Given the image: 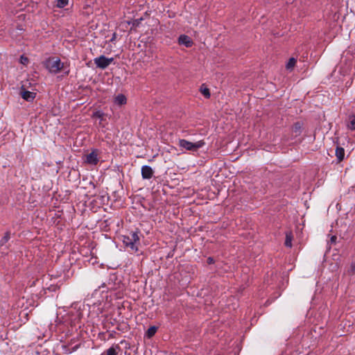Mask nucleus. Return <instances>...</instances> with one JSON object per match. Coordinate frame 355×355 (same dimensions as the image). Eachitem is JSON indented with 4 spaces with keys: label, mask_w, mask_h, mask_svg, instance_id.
Wrapping results in <instances>:
<instances>
[{
    "label": "nucleus",
    "mask_w": 355,
    "mask_h": 355,
    "mask_svg": "<svg viewBox=\"0 0 355 355\" xmlns=\"http://www.w3.org/2000/svg\"><path fill=\"white\" fill-rule=\"evenodd\" d=\"M141 173L143 179L149 180L153 176L154 171L150 166L144 165L141 167Z\"/></svg>",
    "instance_id": "nucleus-6"
},
{
    "label": "nucleus",
    "mask_w": 355,
    "mask_h": 355,
    "mask_svg": "<svg viewBox=\"0 0 355 355\" xmlns=\"http://www.w3.org/2000/svg\"><path fill=\"white\" fill-rule=\"evenodd\" d=\"M157 331V327L155 326H152L148 329L146 332V336L148 338H152L156 334Z\"/></svg>",
    "instance_id": "nucleus-15"
},
{
    "label": "nucleus",
    "mask_w": 355,
    "mask_h": 355,
    "mask_svg": "<svg viewBox=\"0 0 355 355\" xmlns=\"http://www.w3.org/2000/svg\"><path fill=\"white\" fill-rule=\"evenodd\" d=\"M27 60H28V59H27L26 58H24V59H23V61H21V63H24V61Z\"/></svg>",
    "instance_id": "nucleus-27"
},
{
    "label": "nucleus",
    "mask_w": 355,
    "mask_h": 355,
    "mask_svg": "<svg viewBox=\"0 0 355 355\" xmlns=\"http://www.w3.org/2000/svg\"><path fill=\"white\" fill-rule=\"evenodd\" d=\"M336 239H337V237L336 236H332L331 237V243H336Z\"/></svg>",
    "instance_id": "nucleus-24"
},
{
    "label": "nucleus",
    "mask_w": 355,
    "mask_h": 355,
    "mask_svg": "<svg viewBox=\"0 0 355 355\" xmlns=\"http://www.w3.org/2000/svg\"><path fill=\"white\" fill-rule=\"evenodd\" d=\"M139 232H131L129 235L124 236L123 242L127 248L137 252L138 250L137 244L139 243Z\"/></svg>",
    "instance_id": "nucleus-2"
},
{
    "label": "nucleus",
    "mask_w": 355,
    "mask_h": 355,
    "mask_svg": "<svg viewBox=\"0 0 355 355\" xmlns=\"http://www.w3.org/2000/svg\"><path fill=\"white\" fill-rule=\"evenodd\" d=\"M69 73V70H68L67 71L65 72V74L68 75Z\"/></svg>",
    "instance_id": "nucleus-29"
},
{
    "label": "nucleus",
    "mask_w": 355,
    "mask_h": 355,
    "mask_svg": "<svg viewBox=\"0 0 355 355\" xmlns=\"http://www.w3.org/2000/svg\"><path fill=\"white\" fill-rule=\"evenodd\" d=\"M207 262L208 264H212L214 263V259L212 257H209L207 258Z\"/></svg>",
    "instance_id": "nucleus-23"
},
{
    "label": "nucleus",
    "mask_w": 355,
    "mask_h": 355,
    "mask_svg": "<svg viewBox=\"0 0 355 355\" xmlns=\"http://www.w3.org/2000/svg\"><path fill=\"white\" fill-rule=\"evenodd\" d=\"M205 142L203 140H200L196 143H192L186 139H182L178 141V145L180 147L190 151H197L199 148L204 146Z\"/></svg>",
    "instance_id": "nucleus-3"
},
{
    "label": "nucleus",
    "mask_w": 355,
    "mask_h": 355,
    "mask_svg": "<svg viewBox=\"0 0 355 355\" xmlns=\"http://www.w3.org/2000/svg\"><path fill=\"white\" fill-rule=\"evenodd\" d=\"M27 60H28V59H27L26 58H24V59H23V61H21V63H24V61Z\"/></svg>",
    "instance_id": "nucleus-26"
},
{
    "label": "nucleus",
    "mask_w": 355,
    "mask_h": 355,
    "mask_svg": "<svg viewBox=\"0 0 355 355\" xmlns=\"http://www.w3.org/2000/svg\"><path fill=\"white\" fill-rule=\"evenodd\" d=\"M200 91L205 97L207 98L210 97V92L208 88L201 89Z\"/></svg>",
    "instance_id": "nucleus-21"
},
{
    "label": "nucleus",
    "mask_w": 355,
    "mask_h": 355,
    "mask_svg": "<svg viewBox=\"0 0 355 355\" xmlns=\"http://www.w3.org/2000/svg\"><path fill=\"white\" fill-rule=\"evenodd\" d=\"M126 102V97L123 94H119L114 98V103L119 105H125Z\"/></svg>",
    "instance_id": "nucleus-12"
},
{
    "label": "nucleus",
    "mask_w": 355,
    "mask_h": 355,
    "mask_svg": "<svg viewBox=\"0 0 355 355\" xmlns=\"http://www.w3.org/2000/svg\"><path fill=\"white\" fill-rule=\"evenodd\" d=\"M303 128V123L300 121L295 122L292 128V133L294 137H297L301 135Z\"/></svg>",
    "instance_id": "nucleus-7"
},
{
    "label": "nucleus",
    "mask_w": 355,
    "mask_h": 355,
    "mask_svg": "<svg viewBox=\"0 0 355 355\" xmlns=\"http://www.w3.org/2000/svg\"><path fill=\"white\" fill-rule=\"evenodd\" d=\"M105 114L101 111H96L93 114V118L98 119L101 121L104 120Z\"/></svg>",
    "instance_id": "nucleus-20"
},
{
    "label": "nucleus",
    "mask_w": 355,
    "mask_h": 355,
    "mask_svg": "<svg viewBox=\"0 0 355 355\" xmlns=\"http://www.w3.org/2000/svg\"><path fill=\"white\" fill-rule=\"evenodd\" d=\"M336 156L339 162H341L345 157V150L342 147H337L336 149Z\"/></svg>",
    "instance_id": "nucleus-14"
},
{
    "label": "nucleus",
    "mask_w": 355,
    "mask_h": 355,
    "mask_svg": "<svg viewBox=\"0 0 355 355\" xmlns=\"http://www.w3.org/2000/svg\"><path fill=\"white\" fill-rule=\"evenodd\" d=\"M114 61L113 58H106L105 55H101L94 59V64L101 69H105Z\"/></svg>",
    "instance_id": "nucleus-4"
},
{
    "label": "nucleus",
    "mask_w": 355,
    "mask_h": 355,
    "mask_svg": "<svg viewBox=\"0 0 355 355\" xmlns=\"http://www.w3.org/2000/svg\"><path fill=\"white\" fill-rule=\"evenodd\" d=\"M296 62H297V60L295 58H291L288 60V62H287V64L286 65V69L292 71L294 67L295 66Z\"/></svg>",
    "instance_id": "nucleus-16"
},
{
    "label": "nucleus",
    "mask_w": 355,
    "mask_h": 355,
    "mask_svg": "<svg viewBox=\"0 0 355 355\" xmlns=\"http://www.w3.org/2000/svg\"><path fill=\"white\" fill-rule=\"evenodd\" d=\"M68 0H57L56 7L59 8H63L68 5Z\"/></svg>",
    "instance_id": "nucleus-18"
},
{
    "label": "nucleus",
    "mask_w": 355,
    "mask_h": 355,
    "mask_svg": "<svg viewBox=\"0 0 355 355\" xmlns=\"http://www.w3.org/2000/svg\"><path fill=\"white\" fill-rule=\"evenodd\" d=\"M180 44L184 45L186 47H191L193 44L191 39L186 35H181L178 38Z\"/></svg>",
    "instance_id": "nucleus-8"
},
{
    "label": "nucleus",
    "mask_w": 355,
    "mask_h": 355,
    "mask_svg": "<svg viewBox=\"0 0 355 355\" xmlns=\"http://www.w3.org/2000/svg\"><path fill=\"white\" fill-rule=\"evenodd\" d=\"M115 35H116L115 34H114V35H113V37H112V38L111 39V41H113V40H114V38H115Z\"/></svg>",
    "instance_id": "nucleus-25"
},
{
    "label": "nucleus",
    "mask_w": 355,
    "mask_h": 355,
    "mask_svg": "<svg viewBox=\"0 0 355 355\" xmlns=\"http://www.w3.org/2000/svg\"><path fill=\"white\" fill-rule=\"evenodd\" d=\"M80 344L78 343V344H76L74 346H72L71 345H64L63 346V348L64 349V353L66 354H71L75 351H76L78 347H80Z\"/></svg>",
    "instance_id": "nucleus-11"
},
{
    "label": "nucleus",
    "mask_w": 355,
    "mask_h": 355,
    "mask_svg": "<svg viewBox=\"0 0 355 355\" xmlns=\"http://www.w3.org/2000/svg\"><path fill=\"white\" fill-rule=\"evenodd\" d=\"M20 94L21 97L27 101H32L35 98L36 94L34 92H31L29 91L24 90L22 89L20 92Z\"/></svg>",
    "instance_id": "nucleus-9"
},
{
    "label": "nucleus",
    "mask_w": 355,
    "mask_h": 355,
    "mask_svg": "<svg viewBox=\"0 0 355 355\" xmlns=\"http://www.w3.org/2000/svg\"><path fill=\"white\" fill-rule=\"evenodd\" d=\"M121 351L120 346L118 344L113 345L105 351L106 355H118L119 352Z\"/></svg>",
    "instance_id": "nucleus-10"
},
{
    "label": "nucleus",
    "mask_w": 355,
    "mask_h": 355,
    "mask_svg": "<svg viewBox=\"0 0 355 355\" xmlns=\"http://www.w3.org/2000/svg\"><path fill=\"white\" fill-rule=\"evenodd\" d=\"M98 155L99 153L98 150H93L90 153L87 155L85 162L89 164L96 165L99 161Z\"/></svg>",
    "instance_id": "nucleus-5"
},
{
    "label": "nucleus",
    "mask_w": 355,
    "mask_h": 355,
    "mask_svg": "<svg viewBox=\"0 0 355 355\" xmlns=\"http://www.w3.org/2000/svg\"><path fill=\"white\" fill-rule=\"evenodd\" d=\"M27 60H28V59H27L26 58H24V59H23V61H21V63H24V61Z\"/></svg>",
    "instance_id": "nucleus-28"
},
{
    "label": "nucleus",
    "mask_w": 355,
    "mask_h": 355,
    "mask_svg": "<svg viewBox=\"0 0 355 355\" xmlns=\"http://www.w3.org/2000/svg\"><path fill=\"white\" fill-rule=\"evenodd\" d=\"M10 234L9 232L5 233L3 238L0 240V247H3L10 239Z\"/></svg>",
    "instance_id": "nucleus-17"
},
{
    "label": "nucleus",
    "mask_w": 355,
    "mask_h": 355,
    "mask_svg": "<svg viewBox=\"0 0 355 355\" xmlns=\"http://www.w3.org/2000/svg\"><path fill=\"white\" fill-rule=\"evenodd\" d=\"M44 64L51 73H58L64 69V63L58 58H49L45 60Z\"/></svg>",
    "instance_id": "nucleus-1"
},
{
    "label": "nucleus",
    "mask_w": 355,
    "mask_h": 355,
    "mask_svg": "<svg viewBox=\"0 0 355 355\" xmlns=\"http://www.w3.org/2000/svg\"><path fill=\"white\" fill-rule=\"evenodd\" d=\"M348 272L351 275L355 274V262H353L349 268V270H348Z\"/></svg>",
    "instance_id": "nucleus-22"
},
{
    "label": "nucleus",
    "mask_w": 355,
    "mask_h": 355,
    "mask_svg": "<svg viewBox=\"0 0 355 355\" xmlns=\"http://www.w3.org/2000/svg\"><path fill=\"white\" fill-rule=\"evenodd\" d=\"M293 239V235L291 232H286V240H285V245L288 248L292 247V241Z\"/></svg>",
    "instance_id": "nucleus-13"
},
{
    "label": "nucleus",
    "mask_w": 355,
    "mask_h": 355,
    "mask_svg": "<svg viewBox=\"0 0 355 355\" xmlns=\"http://www.w3.org/2000/svg\"><path fill=\"white\" fill-rule=\"evenodd\" d=\"M347 127L351 130H355V115H352L350 117V121Z\"/></svg>",
    "instance_id": "nucleus-19"
}]
</instances>
